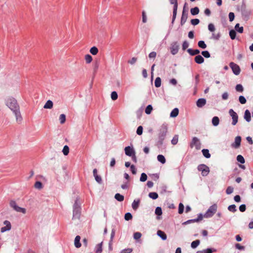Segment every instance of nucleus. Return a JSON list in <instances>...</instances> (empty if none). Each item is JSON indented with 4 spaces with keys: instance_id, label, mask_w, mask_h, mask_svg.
<instances>
[{
    "instance_id": "nucleus-1",
    "label": "nucleus",
    "mask_w": 253,
    "mask_h": 253,
    "mask_svg": "<svg viewBox=\"0 0 253 253\" xmlns=\"http://www.w3.org/2000/svg\"><path fill=\"white\" fill-rule=\"evenodd\" d=\"M168 132V125L166 124H163L159 129V132L158 134V144L159 145H162L163 144V141L165 139L166 136Z\"/></svg>"
},
{
    "instance_id": "nucleus-2",
    "label": "nucleus",
    "mask_w": 253,
    "mask_h": 253,
    "mask_svg": "<svg viewBox=\"0 0 253 253\" xmlns=\"http://www.w3.org/2000/svg\"><path fill=\"white\" fill-rule=\"evenodd\" d=\"M6 105L12 111L19 109L17 100L13 97H8L5 100Z\"/></svg>"
},
{
    "instance_id": "nucleus-3",
    "label": "nucleus",
    "mask_w": 253,
    "mask_h": 253,
    "mask_svg": "<svg viewBox=\"0 0 253 253\" xmlns=\"http://www.w3.org/2000/svg\"><path fill=\"white\" fill-rule=\"evenodd\" d=\"M81 215V205L79 198H77L73 205V218L79 219Z\"/></svg>"
},
{
    "instance_id": "nucleus-4",
    "label": "nucleus",
    "mask_w": 253,
    "mask_h": 253,
    "mask_svg": "<svg viewBox=\"0 0 253 253\" xmlns=\"http://www.w3.org/2000/svg\"><path fill=\"white\" fill-rule=\"evenodd\" d=\"M208 29L209 30L212 32V36L211 37V39L215 40H218L219 38H220V32H217V33H214L213 32L215 30V26L214 25L210 23L208 25Z\"/></svg>"
},
{
    "instance_id": "nucleus-5",
    "label": "nucleus",
    "mask_w": 253,
    "mask_h": 253,
    "mask_svg": "<svg viewBox=\"0 0 253 253\" xmlns=\"http://www.w3.org/2000/svg\"><path fill=\"white\" fill-rule=\"evenodd\" d=\"M169 1L170 4H173L172 18L171 21V24H173L176 17L178 2L177 0H169Z\"/></svg>"
},
{
    "instance_id": "nucleus-6",
    "label": "nucleus",
    "mask_w": 253,
    "mask_h": 253,
    "mask_svg": "<svg viewBox=\"0 0 253 253\" xmlns=\"http://www.w3.org/2000/svg\"><path fill=\"white\" fill-rule=\"evenodd\" d=\"M10 206L15 211L19 212H22L25 214L26 210L25 208H21L18 206L14 201H11L9 203Z\"/></svg>"
},
{
    "instance_id": "nucleus-7",
    "label": "nucleus",
    "mask_w": 253,
    "mask_h": 253,
    "mask_svg": "<svg viewBox=\"0 0 253 253\" xmlns=\"http://www.w3.org/2000/svg\"><path fill=\"white\" fill-rule=\"evenodd\" d=\"M10 206L15 211L19 212H22L25 214L26 210L25 208H21L18 206L14 201H11L9 203Z\"/></svg>"
},
{
    "instance_id": "nucleus-8",
    "label": "nucleus",
    "mask_w": 253,
    "mask_h": 253,
    "mask_svg": "<svg viewBox=\"0 0 253 253\" xmlns=\"http://www.w3.org/2000/svg\"><path fill=\"white\" fill-rule=\"evenodd\" d=\"M10 206L15 211L19 212H22L25 214L26 210L25 208H21L18 206L14 201H11L9 203Z\"/></svg>"
},
{
    "instance_id": "nucleus-9",
    "label": "nucleus",
    "mask_w": 253,
    "mask_h": 253,
    "mask_svg": "<svg viewBox=\"0 0 253 253\" xmlns=\"http://www.w3.org/2000/svg\"><path fill=\"white\" fill-rule=\"evenodd\" d=\"M10 206L15 211L19 212H22L25 214L26 210L25 208H21L18 206L14 201H11L9 203Z\"/></svg>"
},
{
    "instance_id": "nucleus-10",
    "label": "nucleus",
    "mask_w": 253,
    "mask_h": 253,
    "mask_svg": "<svg viewBox=\"0 0 253 253\" xmlns=\"http://www.w3.org/2000/svg\"><path fill=\"white\" fill-rule=\"evenodd\" d=\"M10 206L15 211L19 212H22L25 214L26 210L25 208H21L18 206L14 201H11L9 203Z\"/></svg>"
},
{
    "instance_id": "nucleus-11",
    "label": "nucleus",
    "mask_w": 253,
    "mask_h": 253,
    "mask_svg": "<svg viewBox=\"0 0 253 253\" xmlns=\"http://www.w3.org/2000/svg\"><path fill=\"white\" fill-rule=\"evenodd\" d=\"M217 209V206L214 204L211 206L207 211V218L212 217L216 212Z\"/></svg>"
},
{
    "instance_id": "nucleus-12",
    "label": "nucleus",
    "mask_w": 253,
    "mask_h": 253,
    "mask_svg": "<svg viewBox=\"0 0 253 253\" xmlns=\"http://www.w3.org/2000/svg\"><path fill=\"white\" fill-rule=\"evenodd\" d=\"M179 44L177 42H172L170 46V53L172 55H175L179 51Z\"/></svg>"
},
{
    "instance_id": "nucleus-13",
    "label": "nucleus",
    "mask_w": 253,
    "mask_h": 253,
    "mask_svg": "<svg viewBox=\"0 0 253 253\" xmlns=\"http://www.w3.org/2000/svg\"><path fill=\"white\" fill-rule=\"evenodd\" d=\"M190 146L191 148L195 147L196 149L197 150L200 149L201 143L199 139L196 137H194L190 143Z\"/></svg>"
},
{
    "instance_id": "nucleus-14",
    "label": "nucleus",
    "mask_w": 253,
    "mask_h": 253,
    "mask_svg": "<svg viewBox=\"0 0 253 253\" xmlns=\"http://www.w3.org/2000/svg\"><path fill=\"white\" fill-rule=\"evenodd\" d=\"M229 114L232 117V124L233 126L236 125L238 120V116L237 114L232 109H230L229 111Z\"/></svg>"
},
{
    "instance_id": "nucleus-15",
    "label": "nucleus",
    "mask_w": 253,
    "mask_h": 253,
    "mask_svg": "<svg viewBox=\"0 0 253 253\" xmlns=\"http://www.w3.org/2000/svg\"><path fill=\"white\" fill-rule=\"evenodd\" d=\"M186 4V3H185L184 7H183V11H182V16H181V21H180V24L181 25H183L185 23V22L187 20V17H188V12L187 11H186L185 9Z\"/></svg>"
},
{
    "instance_id": "nucleus-16",
    "label": "nucleus",
    "mask_w": 253,
    "mask_h": 253,
    "mask_svg": "<svg viewBox=\"0 0 253 253\" xmlns=\"http://www.w3.org/2000/svg\"><path fill=\"white\" fill-rule=\"evenodd\" d=\"M229 65H230V68L232 69L233 72L234 73V74L235 75H238L240 74V69L239 66L238 65H237L236 64H235L233 62H231L230 63Z\"/></svg>"
},
{
    "instance_id": "nucleus-17",
    "label": "nucleus",
    "mask_w": 253,
    "mask_h": 253,
    "mask_svg": "<svg viewBox=\"0 0 253 253\" xmlns=\"http://www.w3.org/2000/svg\"><path fill=\"white\" fill-rule=\"evenodd\" d=\"M241 137L240 136H236L235 138L234 142L231 144V147L235 149L239 148L241 145Z\"/></svg>"
},
{
    "instance_id": "nucleus-18",
    "label": "nucleus",
    "mask_w": 253,
    "mask_h": 253,
    "mask_svg": "<svg viewBox=\"0 0 253 253\" xmlns=\"http://www.w3.org/2000/svg\"><path fill=\"white\" fill-rule=\"evenodd\" d=\"M3 224L5 226L1 228V232L3 233L7 231H9L11 229V225L10 222L9 221L5 220L3 222Z\"/></svg>"
},
{
    "instance_id": "nucleus-19",
    "label": "nucleus",
    "mask_w": 253,
    "mask_h": 253,
    "mask_svg": "<svg viewBox=\"0 0 253 253\" xmlns=\"http://www.w3.org/2000/svg\"><path fill=\"white\" fill-rule=\"evenodd\" d=\"M125 152L126 155L129 157L135 154V150H134L133 147H131L129 146L125 147Z\"/></svg>"
},
{
    "instance_id": "nucleus-20",
    "label": "nucleus",
    "mask_w": 253,
    "mask_h": 253,
    "mask_svg": "<svg viewBox=\"0 0 253 253\" xmlns=\"http://www.w3.org/2000/svg\"><path fill=\"white\" fill-rule=\"evenodd\" d=\"M13 113L15 115L17 122L18 123H21L22 121V117L20 112V108L14 111Z\"/></svg>"
},
{
    "instance_id": "nucleus-21",
    "label": "nucleus",
    "mask_w": 253,
    "mask_h": 253,
    "mask_svg": "<svg viewBox=\"0 0 253 253\" xmlns=\"http://www.w3.org/2000/svg\"><path fill=\"white\" fill-rule=\"evenodd\" d=\"M93 176L95 178L96 181L99 184H101L102 183V178L100 176H99L97 174V169H94L93 170Z\"/></svg>"
},
{
    "instance_id": "nucleus-22",
    "label": "nucleus",
    "mask_w": 253,
    "mask_h": 253,
    "mask_svg": "<svg viewBox=\"0 0 253 253\" xmlns=\"http://www.w3.org/2000/svg\"><path fill=\"white\" fill-rule=\"evenodd\" d=\"M196 105L199 108L204 106L206 105V99H205V98L199 99L197 101Z\"/></svg>"
},
{
    "instance_id": "nucleus-23",
    "label": "nucleus",
    "mask_w": 253,
    "mask_h": 253,
    "mask_svg": "<svg viewBox=\"0 0 253 253\" xmlns=\"http://www.w3.org/2000/svg\"><path fill=\"white\" fill-rule=\"evenodd\" d=\"M81 237L78 235L75 237L74 240V245L77 248H79L81 247V243H80Z\"/></svg>"
},
{
    "instance_id": "nucleus-24",
    "label": "nucleus",
    "mask_w": 253,
    "mask_h": 253,
    "mask_svg": "<svg viewBox=\"0 0 253 253\" xmlns=\"http://www.w3.org/2000/svg\"><path fill=\"white\" fill-rule=\"evenodd\" d=\"M202 218H203V215H202V214L200 213L198 215V216L197 218H195L194 219L188 220L187 221L185 222L184 224L190 223L191 222H198L199 220H201Z\"/></svg>"
},
{
    "instance_id": "nucleus-25",
    "label": "nucleus",
    "mask_w": 253,
    "mask_h": 253,
    "mask_svg": "<svg viewBox=\"0 0 253 253\" xmlns=\"http://www.w3.org/2000/svg\"><path fill=\"white\" fill-rule=\"evenodd\" d=\"M244 119L248 122H250L251 120V113L249 110H246L245 112L244 116Z\"/></svg>"
},
{
    "instance_id": "nucleus-26",
    "label": "nucleus",
    "mask_w": 253,
    "mask_h": 253,
    "mask_svg": "<svg viewBox=\"0 0 253 253\" xmlns=\"http://www.w3.org/2000/svg\"><path fill=\"white\" fill-rule=\"evenodd\" d=\"M140 201L139 199L134 200L133 201V202L132 203V205H131L132 208L133 209V210H134V211H136L138 209L139 204H140Z\"/></svg>"
},
{
    "instance_id": "nucleus-27",
    "label": "nucleus",
    "mask_w": 253,
    "mask_h": 253,
    "mask_svg": "<svg viewBox=\"0 0 253 253\" xmlns=\"http://www.w3.org/2000/svg\"><path fill=\"white\" fill-rule=\"evenodd\" d=\"M187 52L188 53L192 56L195 55L200 53V51L199 49H192L191 48H189L187 49Z\"/></svg>"
},
{
    "instance_id": "nucleus-28",
    "label": "nucleus",
    "mask_w": 253,
    "mask_h": 253,
    "mask_svg": "<svg viewBox=\"0 0 253 253\" xmlns=\"http://www.w3.org/2000/svg\"><path fill=\"white\" fill-rule=\"evenodd\" d=\"M198 169L199 171H202V174L203 176L206 175V165L204 164H201L198 166Z\"/></svg>"
},
{
    "instance_id": "nucleus-29",
    "label": "nucleus",
    "mask_w": 253,
    "mask_h": 253,
    "mask_svg": "<svg viewBox=\"0 0 253 253\" xmlns=\"http://www.w3.org/2000/svg\"><path fill=\"white\" fill-rule=\"evenodd\" d=\"M195 61L198 64H201L204 62V58L200 55H198L195 57Z\"/></svg>"
},
{
    "instance_id": "nucleus-30",
    "label": "nucleus",
    "mask_w": 253,
    "mask_h": 253,
    "mask_svg": "<svg viewBox=\"0 0 253 253\" xmlns=\"http://www.w3.org/2000/svg\"><path fill=\"white\" fill-rule=\"evenodd\" d=\"M157 235L159 236L163 240H166L167 238V235L165 233L161 230L157 231Z\"/></svg>"
},
{
    "instance_id": "nucleus-31",
    "label": "nucleus",
    "mask_w": 253,
    "mask_h": 253,
    "mask_svg": "<svg viewBox=\"0 0 253 253\" xmlns=\"http://www.w3.org/2000/svg\"><path fill=\"white\" fill-rule=\"evenodd\" d=\"M179 113V110L178 108H175L173 109L170 114V117L171 118H175L178 116Z\"/></svg>"
},
{
    "instance_id": "nucleus-32",
    "label": "nucleus",
    "mask_w": 253,
    "mask_h": 253,
    "mask_svg": "<svg viewBox=\"0 0 253 253\" xmlns=\"http://www.w3.org/2000/svg\"><path fill=\"white\" fill-rule=\"evenodd\" d=\"M52 107L53 102L50 100H47L43 106L44 109H51Z\"/></svg>"
},
{
    "instance_id": "nucleus-33",
    "label": "nucleus",
    "mask_w": 253,
    "mask_h": 253,
    "mask_svg": "<svg viewBox=\"0 0 253 253\" xmlns=\"http://www.w3.org/2000/svg\"><path fill=\"white\" fill-rule=\"evenodd\" d=\"M155 214L158 215L157 218L158 219H160V217L159 216L161 215L162 214V210L161 207H158L155 209Z\"/></svg>"
},
{
    "instance_id": "nucleus-34",
    "label": "nucleus",
    "mask_w": 253,
    "mask_h": 253,
    "mask_svg": "<svg viewBox=\"0 0 253 253\" xmlns=\"http://www.w3.org/2000/svg\"><path fill=\"white\" fill-rule=\"evenodd\" d=\"M219 123V119L218 117L215 116L212 119V124L213 126H217Z\"/></svg>"
},
{
    "instance_id": "nucleus-35",
    "label": "nucleus",
    "mask_w": 253,
    "mask_h": 253,
    "mask_svg": "<svg viewBox=\"0 0 253 253\" xmlns=\"http://www.w3.org/2000/svg\"><path fill=\"white\" fill-rule=\"evenodd\" d=\"M115 198L119 202H122L124 200V196L119 193H117L115 195Z\"/></svg>"
},
{
    "instance_id": "nucleus-36",
    "label": "nucleus",
    "mask_w": 253,
    "mask_h": 253,
    "mask_svg": "<svg viewBox=\"0 0 253 253\" xmlns=\"http://www.w3.org/2000/svg\"><path fill=\"white\" fill-rule=\"evenodd\" d=\"M190 12L192 15H196L199 13V9L198 7H195L191 9Z\"/></svg>"
},
{
    "instance_id": "nucleus-37",
    "label": "nucleus",
    "mask_w": 253,
    "mask_h": 253,
    "mask_svg": "<svg viewBox=\"0 0 253 253\" xmlns=\"http://www.w3.org/2000/svg\"><path fill=\"white\" fill-rule=\"evenodd\" d=\"M157 160L159 162L164 164L166 163V159L165 157L162 155H159L157 156Z\"/></svg>"
},
{
    "instance_id": "nucleus-38",
    "label": "nucleus",
    "mask_w": 253,
    "mask_h": 253,
    "mask_svg": "<svg viewBox=\"0 0 253 253\" xmlns=\"http://www.w3.org/2000/svg\"><path fill=\"white\" fill-rule=\"evenodd\" d=\"M235 29L236 31L239 32V33H242L244 31L243 27H240V24L239 23L236 24L235 26Z\"/></svg>"
},
{
    "instance_id": "nucleus-39",
    "label": "nucleus",
    "mask_w": 253,
    "mask_h": 253,
    "mask_svg": "<svg viewBox=\"0 0 253 253\" xmlns=\"http://www.w3.org/2000/svg\"><path fill=\"white\" fill-rule=\"evenodd\" d=\"M89 51L91 54L95 55L98 52V49L96 46H93L90 49Z\"/></svg>"
},
{
    "instance_id": "nucleus-40",
    "label": "nucleus",
    "mask_w": 253,
    "mask_h": 253,
    "mask_svg": "<svg viewBox=\"0 0 253 253\" xmlns=\"http://www.w3.org/2000/svg\"><path fill=\"white\" fill-rule=\"evenodd\" d=\"M200 240H196L195 241H193L191 244V248L193 249L196 248L200 244Z\"/></svg>"
},
{
    "instance_id": "nucleus-41",
    "label": "nucleus",
    "mask_w": 253,
    "mask_h": 253,
    "mask_svg": "<svg viewBox=\"0 0 253 253\" xmlns=\"http://www.w3.org/2000/svg\"><path fill=\"white\" fill-rule=\"evenodd\" d=\"M149 197L153 200H156L158 198V194L156 192H150L149 193Z\"/></svg>"
},
{
    "instance_id": "nucleus-42",
    "label": "nucleus",
    "mask_w": 253,
    "mask_h": 253,
    "mask_svg": "<svg viewBox=\"0 0 253 253\" xmlns=\"http://www.w3.org/2000/svg\"><path fill=\"white\" fill-rule=\"evenodd\" d=\"M161 85V79L160 77H157L155 81V86L159 87Z\"/></svg>"
},
{
    "instance_id": "nucleus-43",
    "label": "nucleus",
    "mask_w": 253,
    "mask_h": 253,
    "mask_svg": "<svg viewBox=\"0 0 253 253\" xmlns=\"http://www.w3.org/2000/svg\"><path fill=\"white\" fill-rule=\"evenodd\" d=\"M153 110V107L151 105H148L145 110V113L147 114H150L152 111Z\"/></svg>"
},
{
    "instance_id": "nucleus-44",
    "label": "nucleus",
    "mask_w": 253,
    "mask_h": 253,
    "mask_svg": "<svg viewBox=\"0 0 253 253\" xmlns=\"http://www.w3.org/2000/svg\"><path fill=\"white\" fill-rule=\"evenodd\" d=\"M85 60L86 63L87 64L90 63L92 60V56L89 54H86L85 55Z\"/></svg>"
},
{
    "instance_id": "nucleus-45",
    "label": "nucleus",
    "mask_w": 253,
    "mask_h": 253,
    "mask_svg": "<svg viewBox=\"0 0 253 253\" xmlns=\"http://www.w3.org/2000/svg\"><path fill=\"white\" fill-rule=\"evenodd\" d=\"M229 36L232 40H234L236 38V33L235 30H231L229 32Z\"/></svg>"
},
{
    "instance_id": "nucleus-46",
    "label": "nucleus",
    "mask_w": 253,
    "mask_h": 253,
    "mask_svg": "<svg viewBox=\"0 0 253 253\" xmlns=\"http://www.w3.org/2000/svg\"><path fill=\"white\" fill-rule=\"evenodd\" d=\"M62 152L64 155H67L69 153V148L67 145H65L62 150Z\"/></svg>"
},
{
    "instance_id": "nucleus-47",
    "label": "nucleus",
    "mask_w": 253,
    "mask_h": 253,
    "mask_svg": "<svg viewBox=\"0 0 253 253\" xmlns=\"http://www.w3.org/2000/svg\"><path fill=\"white\" fill-rule=\"evenodd\" d=\"M59 121H60V123L61 124H64L65 121H66V116L65 115L62 114H61L59 116Z\"/></svg>"
},
{
    "instance_id": "nucleus-48",
    "label": "nucleus",
    "mask_w": 253,
    "mask_h": 253,
    "mask_svg": "<svg viewBox=\"0 0 253 253\" xmlns=\"http://www.w3.org/2000/svg\"><path fill=\"white\" fill-rule=\"evenodd\" d=\"M102 242L100 243V244H98L96 247V253H101L102 251Z\"/></svg>"
},
{
    "instance_id": "nucleus-49",
    "label": "nucleus",
    "mask_w": 253,
    "mask_h": 253,
    "mask_svg": "<svg viewBox=\"0 0 253 253\" xmlns=\"http://www.w3.org/2000/svg\"><path fill=\"white\" fill-rule=\"evenodd\" d=\"M34 186H35V187L38 189H41L43 187L42 183L40 181H37L35 183Z\"/></svg>"
},
{
    "instance_id": "nucleus-50",
    "label": "nucleus",
    "mask_w": 253,
    "mask_h": 253,
    "mask_svg": "<svg viewBox=\"0 0 253 253\" xmlns=\"http://www.w3.org/2000/svg\"><path fill=\"white\" fill-rule=\"evenodd\" d=\"M235 89L237 91L240 92H243L244 90L243 86L241 84H238L236 85V86L235 87Z\"/></svg>"
},
{
    "instance_id": "nucleus-51",
    "label": "nucleus",
    "mask_w": 253,
    "mask_h": 253,
    "mask_svg": "<svg viewBox=\"0 0 253 253\" xmlns=\"http://www.w3.org/2000/svg\"><path fill=\"white\" fill-rule=\"evenodd\" d=\"M118 95L117 92L116 91H114L112 92L111 94V97L113 100H117L118 98Z\"/></svg>"
},
{
    "instance_id": "nucleus-52",
    "label": "nucleus",
    "mask_w": 253,
    "mask_h": 253,
    "mask_svg": "<svg viewBox=\"0 0 253 253\" xmlns=\"http://www.w3.org/2000/svg\"><path fill=\"white\" fill-rule=\"evenodd\" d=\"M237 160L238 161V162H240L241 164H244V163H245V162L244 157L241 155H239L237 156Z\"/></svg>"
},
{
    "instance_id": "nucleus-53",
    "label": "nucleus",
    "mask_w": 253,
    "mask_h": 253,
    "mask_svg": "<svg viewBox=\"0 0 253 253\" xmlns=\"http://www.w3.org/2000/svg\"><path fill=\"white\" fill-rule=\"evenodd\" d=\"M178 140V135H175L172 139L171 140V143L173 145H175L177 143Z\"/></svg>"
},
{
    "instance_id": "nucleus-54",
    "label": "nucleus",
    "mask_w": 253,
    "mask_h": 253,
    "mask_svg": "<svg viewBox=\"0 0 253 253\" xmlns=\"http://www.w3.org/2000/svg\"><path fill=\"white\" fill-rule=\"evenodd\" d=\"M239 101L240 103L242 104H244L246 103L247 100L245 97L244 96L241 95L239 97Z\"/></svg>"
},
{
    "instance_id": "nucleus-55",
    "label": "nucleus",
    "mask_w": 253,
    "mask_h": 253,
    "mask_svg": "<svg viewBox=\"0 0 253 253\" xmlns=\"http://www.w3.org/2000/svg\"><path fill=\"white\" fill-rule=\"evenodd\" d=\"M228 210L229 211H232L233 212H235L237 211L236 207L235 205H231L229 206L228 207Z\"/></svg>"
},
{
    "instance_id": "nucleus-56",
    "label": "nucleus",
    "mask_w": 253,
    "mask_h": 253,
    "mask_svg": "<svg viewBox=\"0 0 253 253\" xmlns=\"http://www.w3.org/2000/svg\"><path fill=\"white\" fill-rule=\"evenodd\" d=\"M147 179V176L146 173H142L141 174V176L140 178V181L142 182H144L146 181Z\"/></svg>"
},
{
    "instance_id": "nucleus-57",
    "label": "nucleus",
    "mask_w": 253,
    "mask_h": 253,
    "mask_svg": "<svg viewBox=\"0 0 253 253\" xmlns=\"http://www.w3.org/2000/svg\"><path fill=\"white\" fill-rule=\"evenodd\" d=\"M132 218V214L130 212H127L125 215V219L126 220L128 221Z\"/></svg>"
},
{
    "instance_id": "nucleus-58",
    "label": "nucleus",
    "mask_w": 253,
    "mask_h": 253,
    "mask_svg": "<svg viewBox=\"0 0 253 253\" xmlns=\"http://www.w3.org/2000/svg\"><path fill=\"white\" fill-rule=\"evenodd\" d=\"M142 236V234L140 232H135L133 234V238L135 240H138Z\"/></svg>"
},
{
    "instance_id": "nucleus-59",
    "label": "nucleus",
    "mask_w": 253,
    "mask_h": 253,
    "mask_svg": "<svg viewBox=\"0 0 253 253\" xmlns=\"http://www.w3.org/2000/svg\"><path fill=\"white\" fill-rule=\"evenodd\" d=\"M184 205L182 203H180L178 206V213L179 214H182L184 211Z\"/></svg>"
},
{
    "instance_id": "nucleus-60",
    "label": "nucleus",
    "mask_w": 253,
    "mask_h": 253,
    "mask_svg": "<svg viewBox=\"0 0 253 253\" xmlns=\"http://www.w3.org/2000/svg\"><path fill=\"white\" fill-rule=\"evenodd\" d=\"M198 45L199 47L202 48H206V43L204 41H200L198 42Z\"/></svg>"
},
{
    "instance_id": "nucleus-61",
    "label": "nucleus",
    "mask_w": 253,
    "mask_h": 253,
    "mask_svg": "<svg viewBox=\"0 0 253 253\" xmlns=\"http://www.w3.org/2000/svg\"><path fill=\"white\" fill-rule=\"evenodd\" d=\"M234 188L231 186H228L226 190V193L227 194L229 195L233 193Z\"/></svg>"
},
{
    "instance_id": "nucleus-62",
    "label": "nucleus",
    "mask_w": 253,
    "mask_h": 253,
    "mask_svg": "<svg viewBox=\"0 0 253 253\" xmlns=\"http://www.w3.org/2000/svg\"><path fill=\"white\" fill-rule=\"evenodd\" d=\"M143 132V127L141 126H139L136 130V133L140 135L142 134Z\"/></svg>"
},
{
    "instance_id": "nucleus-63",
    "label": "nucleus",
    "mask_w": 253,
    "mask_h": 253,
    "mask_svg": "<svg viewBox=\"0 0 253 253\" xmlns=\"http://www.w3.org/2000/svg\"><path fill=\"white\" fill-rule=\"evenodd\" d=\"M189 43L187 41H185L182 43V50H185L189 46Z\"/></svg>"
},
{
    "instance_id": "nucleus-64",
    "label": "nucleus",
    "mask_w": 253,
    "mask_h": 253,
    "mask_svg": "<svg viewBox=\"0 0 253 253\" xmlns=\"http://www.w3.org/2000/svg\"><path fill=\"white\" fill-rule=\"evenodd\" d=\"M132 252V249L131 248H127L123 250L121 253H131Z\"/></svg>"
}]
</instances>
